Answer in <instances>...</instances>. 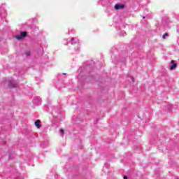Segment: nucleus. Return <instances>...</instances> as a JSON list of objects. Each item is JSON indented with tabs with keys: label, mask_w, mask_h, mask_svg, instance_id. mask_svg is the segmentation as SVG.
Segmentation results:
<instances>
[{
	"label": "nucleus",
	"mask_w": 179,
	"mask_h": 179,
	"mask_svg": "<svg viewBox=\"0 0 179 179\" xmlns=\"http://www.w3.org/2000/svg\"><path fill=\"white\" fill-rule=\"evenodd\" d=\"M65 45H68V44H71L72 45H75V44H79V40L78 38H71L65 39L63 42Z\"/></svg>",
	"instance_id": "f257e3e1"
},
{
	"label": "nucleus",
	"mask_w": 179,
	"mask_h": 179,
	"mask_svg": "<svg viewBox=\"0 0 179 179\" xmlns=\"http://www.w3.org/2000/svg\"><path fill=\"white\" fill-rule=\"evenodd\" d=\"M26 36H27V31H22L20 35H16L15 36V38L17 40H22V38H24V37H26Z\"/></svg>",
	"instance_id": "f03ea898"
},
{
	"label": "nucleus",
	"mask_w": 179,
	"mask_h": 179,
	"mask_svg": "<svg viewBox=\"0 0 179 179\" xmlns=\"http://www.w3.org/2000/svg\"><path fill=\"white\" fill-rule=\"evenodd\" d=\"M32 103L35 105V106H40L41 104V98H40L39 96H36L33 101Z\"/></svg>",
	"instance_id": "7ed1b4c3"
},
{
	"label": "nucleus",
	"mask_w": 179,
	"mask_h": 179,
	"mask_svg": "<svg viewBox=\"0 0 179 179\" xmlns=\"http://www.w3.org/2000/svg\"><path fill=\"white\" fill-rule=\"evenodd\" d=\"M115 10H121L125 8V4L124 3H117L114 6Z\"/></svg>",
	"instance_id": "20e7f679"
},
{
	"label": "nucleus",
	"mask_w": 179,
	"mask_h": 179,
	"mask_svg": "<svg viewBox=\"0 0 179 179\" xmlns=\"http://www.w3.org/2000/svg\"><path fill=\"white\" fill-rule=\"evenodd\" d=\"M8 86L10 87H17V84H16V83L15 82V80H10L9 83H8Z\"/></svg>",
	"instance_id": "39448f33"
},
{
	"label": "nucleus",
	"mask_w": 179,
	"mask_h": 179,
	"mask_svg": "<svg viewBox=\"0 0 179 179\" xmlns=\"http://www.w3.org/2000/svg\"><path fill=\"white\" fill-rule=\"evenodd\" d=\"M35 127H36V128L38 129L41 128V125L40 124V120H36L35 122Z\"/></svg>",
	"instance_id": "423d86ee"
},
{
	"label": "nucleus",
	"mask_w": 179,
	"mask_h": 179,
	"mask_svg": "<svg viewBox=\"0 0 179 179\" xmlns=\"http://www.w3.org/2000/svg\"><path fill=\"white\" fill-rule=\"evenodd\" d=\"M118 34L124 37L126 36L127 33L125 32V31H118Z\"/></svg>",
	"instance_id": "0eeeda50"
},
{
	"label": "nucleus",
	"mask_w": 179,
	"mask_h": 179,
	"mask_svg": "<svg viewBox=\"0 0 179 179\" xmlns=\"http://www.w3.org/2000/svg\"><path fill=\"white\" fill-rule=\"evenodd\" d=\"M176 68H177V64L176 63H173V64L170 66L171 71H173V69H176Z\"/></svg>",
	"instance_id": "6e6552de"
},
{
	"label": "nucleus",
	"mask_w": 179,
	"mask_h": 179,
	"mask_svg": "<svg viewBox=\"0 0 179 179\" xmlns=\"http://www.w3.org/2000/svg\"><path fill=\"white\" fill-rule=\"evenodd\" d=\"M166 37H169V34L168 33H165L163 36H162V38L166 39Z\"/></svg>",
	"instance_id": "1a4fd4ad"
},
{
	"label": "nucleus",
	"mask_w": 179,
	"mask_h": 179,
	"mask_svg": "<svg viewBox=\"0 0 179 179\" xmlns=\"http://www.w3.org/2000/svg\"><path fill=\"white\" fill-rule=\"evenodd\" d=\"M25 55H26L27 57H30V55H31L30 51H27V52H25Z\"/></svg>",
	"instance_id": "9d476101"
},
{
	"label": "nucleus",
	"mask_w": 179,
	"mask_h": 179,
	"mask_svg": "<svg viewBox=\"0 0 179 179\" xmlns=\"http://www.w3.org/2000/svg\"><path fill=\"white\" fill-rule=\"evenodd\" d=\"M60 135H64V129H60Z\"/></svg>",
	"instance_id": "9b49d317"
},
{
	"label": "nucleus",
	"mask_w": 179,
	"mask_h": 179,
	"mask_svg": "<svg viewBox=\"0 0 179 179\" xmlns=\"http://www.w3.org/2000/svg\"><path fill=\"white\" fill-rule=\"evenodd\" d=\"M129 78H130L131 82H134V78H132V77H129Z\"/></svg>",
	"instance_id": "f8f14e48"
},
{
	"label": "nucleus",
	"mask_w": 179,
	"mask_h": 179,
	"mask_svg": "<svg viewBox=\"0 0 179 179\" xmlns=\"http://www.w3.org/2000/svg\"><path fill=\"white\" fill-rule=\"evenodd\" d=\"M15 179H23V178L17 177Z\"/></svg>",
	"instance_id": "ddd939ff"
},
{
	"label": "nucleus",
	"mask_w": 179,
	"mask_h": 179,
	"mask_svg": "<svg viewBox=\"0 0 179 179\" xmlns=\"http://www.w3.org/2000/svg\"><path fill=\"white\" fill-rule=\"evenodd\" d=\"M176 19H177L178 20H179V15H177V16H176Z\"/></svg>",
	"instance_id": "4468645a"
},
{
	"label": "nucleus",
	"mask_w": 179,
	"mask_h": 179,
	"mask_svg": "<svg viewBox=\"0 0 179 179\" xmlns=\"http://www.w3.org/2000/svg\"><path fill=\"white\" fill-rule=\"evenodd\" d=\"M171 64H174V60H171Z\"/></svg>",
	"instance_id": "2eb2a0df"
},
{
	"label": "nucleus",
	"mask_w": 179,
	"mask_h": 179,
	"mask_svg": "<svg viewBox=\"0 0 179 179\" xmlns=\"http://www.w3.org/2000/svg\"><path fill=\"white\" fill-rule=\"evenodd\" d=\"M124 179H128V177H127V176H124V178H123Z\"/></svg>",
	"instance_id": "dca6fc26"
},
{
	"label": "nucleus",
	"mask_w": 179,
	"mask_h": 179,
	"mask_svg": "<svg viewBox=\"0 0 179 179\" xmlns=\"http://www.w3.org/2000/svg\"><path fill=\"white\" fill-rule=\"evenodd\" d=\"M78 78H80V73L79 74Z\"/></svg>",
	"instance_id": "f3484780"
},
{
	"label": "nucleus",
	"mask_w": 179,
	"mask_h": 179,
	"mask_svg": "<svg viewBox=\"0 0 179 179\" xmlns=\"http://www.w3.org/2000/svg\"><path fill=\"white\" fill-rule=\"evenodd\" d=\"M143 19H145V16L143 17Z\"/></svg>",
	"instance_id": "a211bd4d"
},
{
	"label": "nucleus",
	"mask_w": 179,
	"mask_h": 179,
	"mask_svg": "<svg viewBox=\"0 0 179 179\" xmlns=\"http://www.w3.org/2000/svg\"><path fill=\"white\" fill-rule=\"evenodd\" d=\"M100 1H103V0H100Z\"/></svg>",
	"instance_id": "6ab92c4d"
}]
</instances>
